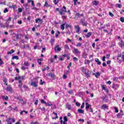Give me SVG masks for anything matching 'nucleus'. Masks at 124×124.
<instances>
[{"instance_id":"obj_20","label":"nucleus","mask_w":124,"mask_h":124,"mask_svg":"<svg viewBox=\"0 0 124 124\" xmlns=\"http://www.w3.org/2000/svg\"><path fill=\"white\" fill-rule=\"evenodd\" d=\"M95 61L96 62H97V64H98L99 65H100V64H101V62H100L98 59H95Z\"/></svg>"},{"instance_id":"obj_18","label":"nucleus","mask_w":124,"mask_h":124,"mask_svg":"<svg viewBox=\"0 0 124 124\" xmlns=\"http://www.w3.org/2000/svg\"><path fill=\"white\" fill-rule=\"evenodd\" d=\"M108 107L107 106V105L104 104L103 105H102V108H104V109H105L106 108H108Z\"/></svg>"},{"instance_id":"obj_3","label":"nucleus","mask_w":124,"mask_h":124,"mask_svg":"<svg viewBox=\"0 0 124 124\" xmlns=\"http://www.w3.org/2000/svg\"><path fill=\"white\" fill-rule=\"evenodd\" d=\"M54 50L55 52H57L58 51H61V50H62V48L59 47V45H56L54 48Z\"/></svg>"},{"instance_id":"obj_35","label":"nucleus","mask_w":124,"mask_h":124,"mask_svg":"<svg viewBox=\"0 0 124 124\" xmlns=\"http://www.w3.org/2000/svg\"><path fill=\"white\" fill-rule=\"evenodd\" d=\"M18 13H22V12H23V9H22L21 8H19L18 9Z\"/></svg>"},{"instance_id":"obj_27","label":"nucleus","mask_w":124,"mask_h":124,"mask_svg":"<svg viewBox=\"0 0 124 124\" xmlns=\"http://www.w3.org/2000/svg\"><path fill=\"white\" fill-rule=\"evenodd\" d=\"M9 7L11 8V9H14V10H15L16 8V5H12V6H9Z\"/></svg>"},{"instance_id":"obj_44","label":"nucleus","mask_w":124,"mask_h":124,"mask_svg":"<svg viewBox=\"0 0 124 124\" xmlns=\"http://www.w3.org/2000/svg\"><path fill=\"white\" fill-rule=\"evenodd\" d=\"M110 54H107V55H106L107 59H109V58H110Z\"/></svg>"},{"instance_id":"obj_29","label":"nucleus","mask_w":124,"mask_h":124,"mask_svg":"<svg viewBox=\"0 0 124 124\" xmlns=\"http://www.w3.org/2000/svg\"><path fill=\"white\" fill-rule=\"evenodd\" d=\"M23 112H25L26 114H28V111H26V110H22V111H20V114H23Z\"/></svg>"},{"instance_id":"obj_28","label":"nucleus","mask_w":124,"mask_h":124,"mask_svg":"<svg viewBox=\"0 0 124 124\" xmlns=\"http://www.w3.org/2000/svg\"><path fill=\"white\" fill-rule=\"evenodd\" d=\"M22 85H23L22 83L18 85V87H19L20 90L21 91H23V89H22Z\"/></svg>"},{"instance_id":"obj_64","label":"nucleus","mask_w":124,"mask_h":124,"mask_svg":"<svg viewBox=\"0 0 124 124\" xmlns=\"http://www.w3.org/2000/svg\"><path fill=\"white\" fill-rule=\"evenodd\" d=\"M11 118H8V119L6 120V121L8 122V123H9L10 120H11Z\"/></svg>"},{"instance_id":"obj_38","label":"nucleus","mask_w":124,"mask_h":124,"mask_svg":"<svg viewBox=\"0 0 124 124\" xmlns=\"http://www.w3.org/2000/svg\"><path fill=\"white\" fill-rule=\"evenodd\" d=\"M41 102L42 104H45L46 105V101H44V100L43 99H42L41 100Z\"/></svg>"},{"instance_id":"obj_10","label":"nucleus","mask_w":124,"mask_h":124,"mask_svg":"<svg viewBox=\"0 0 124 124\" xmlns=\"http://www.w3.org/2000/svg\"><path fill=\"white\" fill-rule=\"evenodd\" d=\"M36 23H38V22H40V23H43V20L41 19V18H37V19L35 20Z\"/></svg>"},{"instance_id":"obj_26","label":"nucleus","mask_w":124,"mask_h":124,"mask_svg":"<svg viewBox=\"0 0 124 124\" xmlns=\"http://www.w3.org/2000/svg\"><path fill=\"white\" fill-rule=\"evenodd\" d=\"M100 76V73L99 72H97L95 75L96 78H98V77Z\"/></svg>"},{"instance_id":"obj_37","label":"nucleus","mask_w":124,"mask_h":124,"mask_svg":"<svg viewBox=\"0 0 124 124\" xmlns=\"http://www.w3.org/2000/svg\"><path fill=\"white\" fill-rule=\"evenodd\" d=\"M82 72H83V73L86 75V69L84 67H82Z\"/></svg>"},{"instance_id":"obj_36","label":"nucleus","mask_w":124,"mask_h":124,"mask_svg":"<svg viewBox=\"0 0 124 124\" xmlns=\"http://www.w3.org/2000/svg\"><path fill=\"white\" fill-rule=\"evenodd\" d=\"M93 5H95L96 6L97 5H98V2H97V1L96 0H94L93 2Z\"/></svg>"},{"instance_id":"obj_39","label":"nucleus","mask_w":124,"mask_h":124,"mask_svg":"<svg viewBox=\"0 0 124 124\" xmlns=\"http://www.w3.org/2000/svg\"><path fill=\"white\" fill-rule=\"evenodd\" d=\"M82 46V43L81 42H78V43L77 44V47H78L79 46Z\"/></svg>"},{"instance_id":"obj_60","label":"nucleus","mask_w":124,"mask_h":124,"mask_svg":"<svg viewBox=\"0 0 124 124\" xmlns=\"http://www.w3.org/2000/svg\"><path fill=\"white\" fill-rule=\"evenodd\" d=\"M109 16H111V17H113V16H114V15H113V14H112V13H110V12L109 13Z\"/></svg>"},{"instance_id":"obj_42","label":"nucleus","mask_w":124,"mask_h":124,"mask_svg":"<svg viewBox=\"0 0 124 124\" xmlns=\"http://www.w3.org/2000/svg\"><path fill=\"white\" fill-rule=\"evenodd\" d=\"M40 109L42 111H45L46 110V108H40Z\"/></svg>"},{"instance_id":"obj_19","label":"nucleus","mask_w":124,"mask_h":124,"mask_svg":"<svg viewBox=\"0 0 124 124\" xmlns=\"http://www.w3.org/2000/svg\"><path fill=\"white\" fill-rule=\"evenodd\" d=\"M19 60V58L18 57V56H13L12 58V60Z\"/></svg>"},{"instance_id":"obj_12","label":"nucleus","mask_w":124,"mask_h":124,"mask_svg":"<svg viewBox=\"0 0 124 124\" xmlns=\"http://www.w3.org/2000/svg\"><path fill=\"white\" fill-rule=\"evenodd\" d=\"M31 86H32L33 87L36 88V87H37L38 85L35 82H32V83H31Z\"/></svg>"},{"instance_id":"obj_25","label":"nucleus","mask_w":124,"mask_h":124,"mask_svg":"<svg viewBox=\"0 0 124 124\" xmlns=\"http://www.w3.org/2000/svg\"><path fill=\"white\" fill-rule=\"evenodd\" d=\"M78 112H79V113H84V110H83V109H81L80 108L78 109Z\"/></svg>"},{"instance_id":"obj_17","label":"nucleus","mask_w":124,"mask_h":124,"mask_svg":"<svg viewBox=\"0 0 124 124\" xmlns=\"http://www.w3.org/2000/svg\"><path fill=\"white\" fill-rule=\"evenodd\" d=\"M7 79H6V78H3V81L5 83V84L6 85V86H7L8 87V83H7Z\"/></svg>"},{"instance_id":"obj_13","label":"nucleus","mask_w":124,"mask_h":124,"mask_svg":"<svg viewBox=\"0 0 124 124\" xmlns=\"http://www.w3.org/2000/svg\"><path fill=\"white\" fill-rule=\"evenodd\" d=\"M2 98H3V100H6V101H8L9 99L8 96H5V95H3V96H2Z\"/></svg>"},{"instance_id":"obj_30","label":"nucleus","mask_w":124,"mask_h":124,"mask_svg":"<svg viewBox=\"0 0 124 124\" xmlns=\"http://www.w3.org/2000/svg\"><path fill=\"white\" fill-rule=\"evenodd\" d=\"M60 0H54L53 2L55 5H57V4H58Z\"/></svg>"},{"instance_id":"obj_16","label":"nucleus","mask_w":124,"mask_h":124,"mask_svg":"<svg viewBox=\"0 0 124 124\" xmlns=\"http://www.w3.org/2000/svg\"><path fill=\"white\" fill-rule=\"evenodd\" d=\"M66 108H68V109H71V105L70 104H66Z\"/></svg>"},{"instance_id":"obj_56","label":"nucleus","mask_w":124,"mask_h":124,"mask_svg":"<svg viewBox=\"0 0 124 124\" xmlns=\"http://www.w3.org/2000/svg\"><path fill=\"white\" fill-rule=\"evenodd\" d=\"M26 68H27V67H26L25 66H22L21 67L22 70H25V69H26Z\"/></svg>"},{"instance_id":"obj_55","label":"nucleus","mask_w":124,"mask_h":124,"mask_svg":"<svg viewBox=\"0 0 124 124\" xmlns=\"http://www.w3.org/2000/svg\"><path fill=\"white\" fill-rule=\"evenodd\" d=\"M102 60L103 62H105L106 61V56H103V58H102Z\"/></svg>"},{"instance_id":"obj_61","label":"nucleus","mask_w":124,"mask_h":124,"mask_svg":"<svg viewBox=\"0 0 124 124\" xmlns=\"http://www.w3.org/2000/svg\"><path fill=\"white\" fill-rule=\"evenodd\" d=\"M48 4L47 3V2H45V3L44 4V7H47V6H48Z\"/></svg>"},{"instance_id":"obj_1","label":"nucleus","mask_w":124,"mask_h":124,"mask_svg":"<svg viewBox=\"0 0 124 124\" xmlns=\"http://www.w3.org/2000/svg\"><path fill=\"white\" fill-rule=\"evenodd\" d=\"M72 52L75 55H78V54H80V52L78 49L77 48L73 47V50H72Z\"/></svg>"},{"instance_id":"obj_62","label":"nucleus","mask_w":124,"mask_h":124,"mask_svg":"<svg viewBox=\"0 0 124 124\" xmlns=\"http://www.w3.org/2000/svg\"><path fill=\"white\" fill-rule=\"evenodd\" d=\"M38 62L39 63V64H42V62L40 59L38 60Z\"/></svg>"},{"instance_id":"obj_31","label":"nucleus","mask_w":124,"mask_h":124,"mask_svg":"<svg viewBox=\"0 0 124 124\" xmlns=\"http://www.w3.org/2000/svg\"><path fill=\"white\" fill-rule=\"evenodd\" d=\"M60 33V31H58L56 33V34H55V36H56V37H58V36H59Z\"/></svg>"},{"instance_id":"obj_48","label":"nucleus","mask_w":124,"mask_h":124,"mask_svg":"<svg viewBox=\"0 0 124 124\" xmlns=\"http://www.w3.org/2000/svg\"><path fill=\"white\" fill-rule=\"evenodd\" d=\"M85 107V103H82L81 106V108H83Z\"/></svg>"},{"instance_id":"obj_24","label":"nucleus","mask_w":124,"mask_h":124,"mask_svg":"<svg viewBox=\"0 0 124 124\" xmlns=\"http://www.w3.org/2000/svg\"><path fill=\"white\" fill-rule=\"evenodd\" d=\"M65 25V23H63V24H62V25H61V29H62V30H64V28H65V27H64V26Z\"/></svg>"},{"instance_id":"obj_47","label":"nucleus","mask_w":124,"mask_h":124,"mask_svg":"<svg viewBox=\"0 0 124 124\" xmlns=\"http://www.w3.org/2000/svg\"><path fill=\"white\" fill-rule=\"evenodd\" d=\"M72 64V63L71 62H70L69 65H68V66H67V68L68 69H69V68H70V67L71 66Z\"/></svg>"},{"instance_id":"obj_4","label":"nucleus","mask_w":124,"mask_h":124,"mask_svg":"<svg viewBox=\"0 0 124 124\" xmlns=\"http://www.w3.org/2000/svg\"><path fill=\"white\" fill-rule=\"evenodd\" d=\"M90 74H91V72L87 69V70H85V75L87 77H90Z\"/></svg>"},{"instance_id":"obj_52","label":"nucleus","mask_w":124,"mask_h":124,"mask_svg":"<svg viewBox=\"0 0 124 124\" xmlns=\"http://www.w3.org/2000/svg\"><path fill=\"white\" fill-rule=\"evenodd\" d=\"M17 99H18V100H19L21 102H24V100L22 98H17Z\"/></svg>"},{"instance_id":"obj_9","label":"nucleus","mask_w":124,"mask_h":124,"mask_svg":"<svg viewBox=\"0 0 124 124\" xmlns=\"http://www.w3.org/2000/svg\"><path fill=\"white\" fill-rule=\"evenodd\" d=\"M67 11H64V10H62V11H60V14L61 16H63V15H65V13H67Z\"/></svg>"},{"instance_id":"obj_54","label":"nucleus","mask_w":124,"mask_h":124,"mask_svg":"<svg viewBox=\"0 0 124 124\" xmlns=\"http://www.w3.org/2000/svg\"><path fill=\"white\" fill-rule=\"evenodd\" d=\"M73 92V90H69V91H68V93H69V94H72Z\"/></svg>"},{"instance_id":"obj_49","label":"nucleus","mask_w":124,"mask_h":124,"mask_svg":"<svg viewBox=\"0 0 124 124\" xmlns=\"http://www.w3.org/2000/svg\"><path fill=\"white\" fill-rule=\"evenodd\" d=\"M32 9H33V10H36V11H38V10H39V9H38V8H36V7L34 6H34H33Z\"/></svg>"},{"instance_id":"obj_33","label":"nucleus","mask_w":124,"mask_h":124,"mask_svg":"<svg viewBox=\"0 0 124 124\" xmlns=\"http://www.w3.org/2000/svg\"><path fill=\"white\" fill-rule=\"evenodd\" d=\"M65 48H66V49H67L68 50H69V49H70V48H69V46H68V44H66L65 45Z\"/></svg>"},{"instance_id":"obj_50","label":"nucleus","mask_w":124,"mask_h":124,"mask_svg":"<svg viewBox=\"0 0 124 124\" xmlns=\"http://www.w3.org/2000/svg\"><path fill=\"white\" fill-rule=\"evenodd\" d=\"M120 20L122 22H124V17H120Z\"/></svg>"},{"instance_id":"obj_46","label":"nucleus","mask_w":124,"mask_h":124,"mask_svg":"<svg viewBox=\"0 0 124 124\" xmlns=\"http://www.w3.org/2000/svg\"><path fill=\"white\" fill-rule=\"evenodd\" d=\"M38 99H36L34 102V104L37 105H38Z\"/></svg>"},{"instance_id":"obj_51","label":"nucleus","mask_w":124,"mask_h":124,"mask_svg":"<svg viewBox=\"0 0 124 124\" xmlns=\"http://www.w3.org/2000/svg\"><path fill=\"white\" fill-rule=\"evenodd\" d=\"M73 60L74 61H78V58H76V57H74V56H73Z\"/></svg>"},{"instance_id":"obj_2","label":"nucleus","mask_w":124,"mask_h":124,"mask_svg":"<svg viewBox=\"0 0 124 124\" xmlns=\"http://www.w3.org/2000/svg\"><path fill=\"white\" fill-rule=\"evenodd\" d=\"M48 76L51 77L53 80H55L56 78V76L54 73L50 72V73H48Z\"/></svg>"},{"instance_id":"obj_8","label":"nucleus","mask_w":124,"mask_h":124,"mask_svg":"<svg viewBox=\"0 0 124 124\" xmlns=\"http://www.w3.org/2000/svg\"><path fill=\"white\" fill-rule=\"evenodd\" d=\"M75 28L77 30L76 32H77V33H80V27H79V26H75Z\"/></svg>"},{"instance_id":"obj_58","label":"nucleus","mask_w":124,"mask_h":124,"mask_svg":"<svg viewBox=\"0 0 124 124\" xmlns=\"http://www.w3.org/2000/svg\"><path fill=\"white\" fill-rule=\"evenodd\" d=\"M8 12V10L7 9V8H5L4 11V13H7Z\"/></svg>"},{"instance_id":"obj_23","label":"nucleus","mask_w":124,"mask_h":124,"mask_svg":"<svg viewBox=\"0 0 124 124\" xmlns=\"http://www.w3.org/2000/svg\"><path fill=\"white\" fill-rule=\"evenodd\" d=\"M91 34H92V32H89L88 33H87V34H86V35H85V36L86 37H90Z\"/></svg>"},{"instance_id":"obj_22","label":"nucleus","mask_w":124,"mask_h":124,"mask_svg":"<svg viewBox=\"0 0 124 124\" xmlns=\"http://www.w3.org/2000/svg\"><path fill=\"white\" fill-rule=\"evenodd\" d=\"M24 65H25V66H30V63L28 62H25L24 63Z\"/></svg>"},{"instance_id":"obj_14","label":"nucleus","mask_w":124,"mask_h":124,"mask_svg":"<svg viewBox=\"0 0 124 124\" xmlns=\"http://www.w3.org/2000/svg\"><path fill=\"white\" fill-rule=\"evenodd\" d=\"M119 45L121 47H124V42L123 41V40H121L120 42H119Z\"/></svg>"},{"instance_id":"obj_15","label":"nucleus","mask_w":124,"mask_h":124,"mask_svg":"<svg viewBox=\"0 0 124 124\" xmlns=\"http://www.w3.org/2000/svg\"><path fill=\"white\" fill-rule=\"evenodd\" d=\"M15 52V50H14V49H12L11 51H9L8 52H7V54L8 55H9V54H13V53H14Z\"/></svg>"},{"instance_id":"obj_21","label":"nucleus","mask_w":124,"mask_h":124,"mask_svg":"<svg viewBox=\"0 0 124 124\" xmlns=\"http://www.w3.org/2000/svg\"><path fill=\"white\" fill-rule=\"evenodd\" d=\"M86 110H88V109L90 108V105L88 103H86Z\"/></svg>"},{"instance_id":"obj_11","label":"nucleus","mask_w":124,"mask_h":124,"mask_svg":"<svg viewBox=\"0 0 124 124\" xmlns=\"http://www.w3.org/2000/svg\"><path fill=\"white\" fill-rule=\"evenodd\" d=\"M102 98L103 99V101H104V102H108V97H107V96L102 97Z\"/></svg>"},{"instance_id":"obj_6","label":"nucleus","mask_w":124,"mask_h":124,"mask_svg":"<svg viewBox=\"0 0 124 124\" xmlns=\"http://www.w3.org/2000/svg\"><path fill=\"white\" fill-rule=\"evenodd\" d=\"M124 115V112H123L122 113H121V112H120L119 113H118V114H117V116L118 118H122L123 116Z\"/></svg>"},{"instance_id":"obj_40","label":"nucleus","mask_w":124,"mask_h":124,"mask_svg":"<svg viewBox=\"0 0 124 124\" xmlns=\"http://www.w3.org/2000/svg\"><path fill=\"white\" fill-rule=\"evenodd\" d=\"M114 109H115V112H118V108H116V107H114Z\"/></svg>"},{"instance_id":"obj_32","label":"nucleus","mask_w":124,"mask_h":124,"mask_svg":"<svg viewBox=\"0 0 124 124\" xmlns=\"http://www.w3.org/2000/svg\"><path fill=\"white\" fill-rule=\"evenodd\" d=\"M46 106H52V104L51 103H48V102H46Z\"/></svg>"},{"instance_id":"obj_43","label":"nucleus","mask_w":124,"mask_h":124,"mask_svg":"<svg viewBox=\"0 0 124 124\" xmlns=\"http://www.w3.org/2000/svg\"><path fill=\"white\" fill-rule=\"evenodd\" d=\"M54 41H55V39H54V38H51L50 39V43H52V44L54 43Z\"/></svg>"},{"instance_id":"obj_53","label":"nucleus","mask_w":124,"mask_h":124,"mask_svg":"<svg viewBox=\"0 0 124 124\" xmlns=\"http://www.w3.org/2000/svg\"><path fill=\"white\" fill-rule=\"evenodd\" d=\"M31 124H39V123L36 121L35 122H33V121H32V122H31Z\"/></svg>"},{"instance_id":"obj_59","label":"nucleus","mask_w":124,"mask_h":124,"mask_svg":"<svg viewBox=\"0 0 124 124\" xmlns=\"http://www.w3.org/2000/svg\"><path fill=\"white\" fill-rule=\"evenodd\" d=\"M71 25H69L68 24H66V28H71Z\"/></svg>"},{"instance_id":"obj_63","label":"nucleus","mask_w":124,"mask_h":124,"mask_svg":"<svg viewBox=\"0 0 124 124\" xmlns=\"http://www.w3.org/2000/svg\"><path fill=\"white\" fill-rule=\"evenodd\" d=\"M66 78H67V76H66V75H63V79H66Z\"/></svg>"},{"instance_id":"obj_7","label":"nucleus","mask_w":124,"mask_h":124,"mask_svg":"<svg viewBox=\"0 0 124 124\" xmlns=\"http://www.w3.org/2000/svg\"><path fill=\"white\" fill-rule=\"evenodd\" d=\"M102 90H104V91H105L107 93L109 92L108 89L107 87H105V85H102Z\"/></svg>"},{"instance_id":"obj_5","label":"nucleus","mask_w":124,"mask_h":124,"mask_svg":"<svg viewBox=\"0 0 124 124\" xmlns=\"http://www.w3.org/2000/svg\"><path fill=\"white\" fill-rule=\"evenodd\" d=\"M7 91H10V92H12V91H13V88H12V87H11V85H7Z\"/></svg>"},{"instance_id":"obj_34","label":"nucleus","mask_w":124,"mask_h":124,"mask_svg":"<svg viewBox=\"0 0 124 124\" xmlns=\"http://www.w3.org/2000/svg\"><path fill=\"white\" fill-rule=\"evenodd\" d=\"M116 7H118V8H122V4H117Z\"/></svg>"},{"instance_id":"obj_45","label":"nucleus","mask_w":124,"mask_h":124,"mask_svg":"<svg viewBox=\"0 0 124 124\" xmlns=\"http://www.w3.org/2000/svg\"><path fill=\"white\" fill-rule=\"evenodd\" d=\"M55 114L56 115V117H53V119H57V118H58V114L56 112H55Z\"/></svg>"},{"instance_id":"obj_41","label":"nucleus","mask_w":124,"mask_h":124,"mask_svg":"<svg viewBox=\"0 0 124 124\" xmlns=\"http://www.w3.org/2000/svg\"><path fill=\"white\" fill-rule=\"evenodd\" d=\"M64 120L65 122H67L68 121V118H67V116L64 117Z\"/></svg>"},{"instance_id":"obj_57","label":"nucleus","mask_w":124,"mask_h":124,"mask_svg":"<svg viewBox=\"0 0 124 124\" xmlns=\"http://www.w3.org/2000/svg\"><path fill=\"white\" fill-rule=\"evenodd\" d=\"M20 78H21L20 76H18V77H16L15 80H19V79H20Z\"/></svg>"}]
</instances>
